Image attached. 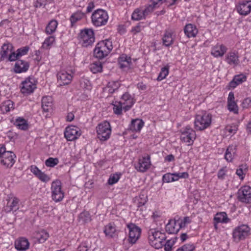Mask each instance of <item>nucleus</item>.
<instances>
[{"instance_id": "nucleus-1", "label": "nucleus", "mask_w": 251, "mask_h": 251, "mask_svg": "<svg viewBox=\"0 0 251 251\" xmlns=\"http://www.w3.org/2000/svg\"><path fill=\"white\" fill-rule=\"evenodd\" d=\"M16 155L11 151H6L5 146L0 145V163L6 168H11L15 162Z\"/></svg>"}, {"instance_id": "nucleus-2", "label": "nucleus", "mask_w": 251, "mask_h": 251, "mask_svg": "<svg viewBox=\"0 0 251 251\" xmlns=\"http://www.w3.org/2000/svg\"><path fill=\"white\" fill-rule=\"evenodd\" d=\"M108 18L107 12L102 9H98L94 11L91 15L92 23L96 27L105 25Z\"/></svg>"}, {"instance_id": "nucleus-3", "label": "nucleus", "mask_w": 251, "mask_h": 251, "mask_svg": "<svg viewBox=\"0 0 251 251\" xmlns=\"http://www.w3.org/2000/svg\"><path fill=\"white\" fill-rule=\"evenodd\" d=\"M79 41L83 47L92 46L95 42V34L92 28H84L81 30L79 34Z\"/></svg>"}, {"instance_id": "nucleus-4", "label": "nucleus", "mask_w": 251, "mask_h": 251, "mask_svg": "<svg viewBox=\"0 0 251 251\" xmlns=\"http://www.w3.org/2000/svg\"><path fill=\"white\" fill-rule=\"evenodd\" d=\"M211 118L212 115L209 113L197 115L194 122L196 129L202 130L209 127L211 123Z\"/></svg>"}, {"instance_id": "nucleus-5", "label": "nucleus", "mask_w": 251, "mask_h": 251, "mask_svg": "<svg viewBox=\"0 0 251 251\" xmlns=\"http://www.w3.org/2000/svg\"><path fill=\"white\" fill-rule=\"evenodd\" d=\"M97 137L100 140L105 141L110 136L111 129L110 124L107 121L100 123L96 127Z\"/></svg>"}, {"instance_id": "nucleus-6", "label": "nucleus", "mask_w": 251, "mask_h": 251, "mask_svg": "<svg viewBox=\"0 0 251 251\" xmlns=\"http://www.w3.org/2000/svg\"><path fill=\"white\" fill-rule=\"evenodd\" d=\"M250 234V228L247 225H242L236 227L232 233L233 238L237 242L245 239Z\"/></svg>"}, {"instance_id": "nucleus-7", "label": "nucleus", "mask_w": 251, "mask_h": 251, "mask_svg": "<svg viewBox=\"0 0 251 251\" xmlns=\"http://www.w3.org/2000/svg\"><path fill=\"white\" fill-rule=\"evenodd\" d=\"M51 199L55 202L62 201L64 193L62 190L61 183L59 180L53 181L51 185Z\"/></svg>"}, {"instance_id": "nucleus-8", "label": "nucleus", "mask_w": 251, "mask_h": 251, "mask_svg": "<svg viewBox=\"0 0 251 251\" xmlns=\"http://www.w3.org/2000/svg\"><path fill=\"white\" fill-rule=\"evenodd\" d=\"M151 235H149V238L151 245L157 249L162 248L164 245V241L166 239L165 234L159 231H151Z\"/></svg>"}, {"instance_id": "nucleus-9", "label": "nucleus", "mask_w": 251, "mask_h": 251, "mask_svg": "<svg viewBox=\"0 0 251 251\" xmlns=\"http://www.w3.org/2000/svg\"><path fill=\"white\" fill-rule=\"evenodd\" d=\"M196 137L195 130L189 126H186L181 130L180 139L182 141L187 143L188 145L193 144Z\"/></svg>"}, {"instance_id": "nucleus-10", "label": "nucleus", "mask_w": 251, "mask_h": 251, "mask_svg": "<svg viewBox=\"0 0 251 251\" xmlns=\"http://www.w3.org/2000/svg\"><path fill=\"white\" fill-rule=\"evenodd\" d=\"M127 227L129 229L128 242L133 245L137 242L140 236L141 229L133 223L128 224Z\"/></svg>"}, {"instance_id": "nucleus-11", "label": "nucleus", "mask_w": 251, "mask_h": 251, "mask_svg": "<svg viewBox=\"0 0 251 251\" xmlns=\"http://www.w3.org/2000/svg\"><path fill=\"white\" fill-rule=\"evenodd\" d=\"M238 199L242 202L246 203H251V187L249 186L241 187L238 191Z\"/></svg>"}, {"instance_id": "nucleus-12", "label": "nucleus", "mask_w": 251, "mask_h": 251, "mask_svg": "<svg viewBox=\"0 0 251 251\" xmlns=\"http://www.w3.org/2000/svg\"><path fill=\"white\" fill-rule=\"evenodd\" d=\"M81 135L78 127L74 126H67L64 131V136L68 141H73L77 139Z\"/></svg>"}, {"instance_id": "nucleus-13", "label": "nucleus", "mask_w": 251, "mask_h": 251, "mask_svg": "<svg viewBox=\"0 0 251 251\" xmlns=\"http://www.w3.org/2000/svg\"><path fill=\"white\" fill-rule=\"evenodd\" d=\"M150 156L142 157L139 159L138 164L135 166L136 169L141 172H146L150 167Z\"/></svg>"}, {"instance_id": "nucleus-14", "label": "nucleus", "mask_w": 251, "mask_h": 251, "mask_svg": "<svg viewBox=\"0 0 251 251\" xmlns=\"http://www.w3.org/2000/svg\"><path fill=\"white\" fill-rule=\"evenodd\" d=\"M29 49L28 46H25L18 49L16 52L13 51L9 55L8 61L12 62L16 61L20 57L26 54Z\"/></svg>"}, {"instance_id": "nucleus-15", "label": "nucleus", "mask_w": 251, "mask_h": 251, "mask_svg": "<svg viewBox=\"0 0 251 251\" xmlns=\"http://www.w3.org/2000/svg\"><path fill=\"white\" fill-rule=\"evenodd\" d=\"M58 82L60 85H65L70 84L73 76L65 71H61L57 75Z\"/></svg>"}, {"instance_id": "nucleus-16", "label": "nucleus", "mask_w": 251, "mask_h": 251, "mask_svg": "<svg viewBox=\"0 0 251 251\" xmlns=\"http://www.w3.org/2000/svg\"><path fill=\"white\" fill-rule=\"evenodd\" d=\"M7 201L6 205L3 208V210L6 213H8L12 211H15L18 209V203L19 202L18 199L16 197L9 198Z\"/></svg>"}, {"instance_id": "nucleus-17", "label": "nucleus", "mask_w": 251, "mask_h": 251, "mask_svg": "<svg viewBox=\"0 0 251 251\" xmlns=\"http://www.w3.org/2000/svg\"><path fill=\"white\" fill-rule=\"evenodd\" d=\"M122 101L124 106L123 109L124 112L128 111L134 103L133 98L128 93H125L121 98Z\"/></svg>"}, {"instance_id": "nucleus-18", "label": "nucleus", "mask_w": 251, "mask_h": 251, "mask_svg": "<svg viewBox=\"0 0 251 251\" xmlns=\"http://www.w3.org/2000/svg\"><path fill=\"white\" fill-rule=\"evenodd\" d=\"M247 80V76L243 74L236 75L228 85V89H234L238 85L242 84Z\"/></svg>"}, {"instance_id": "nucleus-19", "label": "nucleus", "mask_w": 251, "mask_h": 251, "mask_svg": "<svg viewBox=\"0 0 251 251\" xmlns=\"http://www.w3.org/2000/svg\"><path fill=\"white\" fill-rule=\"evenodd\" d=\"M236 9L241 15H247L251 11V1H243L237 6Z\"/></svg>"}, {"instance_id": "nucleus-20", "label": "nucleus", "mask_w": 251, "mask_h": 251, "mask_svg": "<svg viewBox=\"0 0 251 251\" xmlns=\"http://www.w3.org/2000/svg\"><path fill=\"white\" fill-rule=\"evenodd\" d=\"M49 237V233L45 230L38 231L34 233V236L32 237V242L43 243L47 240Z\"/></svg>"}, {"instance_id": "nucleus-21", "label": "nucleus", "mask_w": 251, "mask_h": 251, "mask_svg": "<svg viewBox=\"0 0 251 251\" xmlns=\"http://www.w3.org/2000/svg\"><path fill=\"white\" fill-rule=\"evenodd\" d=\"M13 46L10 43H4L1 48L0 51V61H3L5 59H7L8 61L9 55L13 51Z\"/></svg>"}, {"instance_id": "nucleus-22", "label": "nucleus", "mask_w": 251, "mask_h": 251, "mask_svg": "<svg viewBox=\"0 0 251 251\" xmlns=\"http://www.w3.org/2000/svg\"><path fill=\"white\" fill-rule=\"evenodd\" d=\"M176 217L174 220H170L165 227L166 232L169 234L177 233L179 230Z\"/></svg>"}, {"instance_id": "nucleus-23", "label": "nucleus", "mask_w": 251, "mask_h": 251, "mask_svg": "<svg viewBox=\"0 0 251 251\" xmlns=\"http://www.w3.org/2000/svg\"><path fill=\"white\" fill-rule=\"evenodd\" d=\"M96 47L100 49L103 52L104 51L105 54H109L113 49L112 42L109 40H105L100 41L97 44Z\"/></svg>"}, {"instance_id": "nucleus-24", "label": "nucleus", "mask_w": 251, "mask_h": 251, "mask_svg": "<svg viewBox=\"0 0 251 251\" xmlns=\"http://www.w3.org/2000/svg\"><path fill=\"white\" fill-rule=\"evenodd\" d=\"M31 77L29 76L21 83V92L24 95H28L31 93Z\"/></svg>"}, {"instance_id": "nucleus-25", "label": "nucleus", "mask_w": 251, "mask_h": 251, "mask_svg": "<svg viewBox=\"0 0 251 251\" xmlns=\"http://www.w3.org/2000/svg\"><path fill=\"white\" fill-rule=\"evenodd\" d=\"M29 246L27 239L24 237H20L15 241V247L18 251H25Z\"/></svg>"}, {"instance_id": "nucleus-26", "label": "nucleus", "mask_w": 251, "mask_h": 251, "mask_svg": "<svg viewBox=\"0 0 251 251\" xmlns=\"http://www.w3.org/2000/svg\"><path fill=\"white\" fill-rule=\"evenodd\" d=\"M14 66V72L16 73H21L26 72L28 68L29 64L27 62L18 59Z\"/></svg>"}, {"instance_id": "nucleus-27", "label": "nucleus", "mask_w": 251, "mask_h": 251, "mask_svg": "<svg viewBox=\"0 0 251 251\" xmlns=\"http://www.w3.org/2000/svg\"><path fill=\"white\" fill-rule=\"evenodd\" d=\"M42 108L45 112H50L52 110V99L50 97H44L42 99Z\"/></svg>"}, {"instance_id": "nucleus-28", "label": "nucleus", "mask_w": 251, "mask_h": 251, "mask_svg": "<svg viewBox=\"0 0 251 251\" xmlns=\"http://www.w3.org/2000/svg\"><path fill=\"white\" fill-rule=\"evenodd\" d=\"M226 47L224 45H217L212 48L211 54L215 57H222L226 52Z\"/></svg>"}, {"instance_id": "nucleus-29", "label": "nucleus", "mask_w": 251, "mask_h": 251, "mask_svg": "<svg viewBox=\"0 0 251 251\" xmlns=\"http://www.w3.org/2000/svg\"><path fill=\"white\" fill-rule=\"evenodd\" d=\"M118 62L121 68H128L131 64V58L126 54H123L119 57Z\"/></svg>"}, {"instance_id": "nucleus-30", "label": "nucleus", "mask_w": 251, "mask_h": 251, "mask_svg": "<svg viewBox=\"0 0 251 251\" xmlns=\"http://www.w3.org/2000/svg\"><path fill=\"white\" fill-rule=\"evenodd\" d=\"M226 61L229 65H237L239 63L237 52L231 51L228 53L226 56Z\"/></svg>"}, {"instance_id": "nucleus-31", "label": "nucleus", "mask_w": 251, "mask_h": 251, "mask_svg": "<svg viewBox=\"0 0 251 251\" xmlns=\"http://www.w3.org/2000/svg\"><path fill=\"white\" fill-rule=\"evenodd\" d=\"M184 31L185 35L189 38L195 37L198 32L196 26L191 24L185 25Z\"/></svg>"}, {"instance_id": "nucleus-32", "label": "nucleus", "mask_w": 251, "mask_h": 251, "mask_svg": "<svg viewBox=\"0 0 251 251\" xmlns=\"http://www.w3.org/2000/svg\"><path fill=\"white\" fill-rule=\"evenodd\" d=\"M14 125L18 129L23 130H26L29 127L27 121L23 117H18L16 119Z\"/></svg>"}, {"instance_id": "nucleus-33", "label": "nucleus", "mask_w": 251, "mask_h": 251, "mask_svg": "<svg viewBox=\"0 0 251 251\" xmlns=\"http://www.w3.org/2000/svg\"><path fill=\"white\" fill-rule=\"evenodd\" d=\"M144 125V122L141 119H136L131 121L129 129L132 131H140Z\"/></svg>"}, {"instance_id": "nucleus-34", "label": "nucleus", "mask_w": 251, "mask_h": 251, "mask_svg": "<svg viewBox=\"0 0 251 251\" xmlns=\"http://www.w3.org/2000/svg\"><path fill=\"white\" fill-rule=\"evenodd\" d=\"M32 173L38 178L44 182H47L50 180V177L44 173L41 172L36 166L34 167Z\"/></svg>"}, {"instance_id": "nucleus-35", "label": "nucleus", "mask_w": 251, "mask_h": 251, "mask_svg": "<svg viewBox=\"0 0 251 251\" xmlns=\"http://www.w3.org/2000/svg\"><path fill=\"white\" fill-rule=\"evenodd\" d=\"M173 32L171 31H166L162 38L163 44L166 47H169L174 43L172 37Z\"/></svg>"}, {"instance_id": "nucleus-36", "label": "nucleus", "mask_w": 251, "mask_h": 251, "mask_svg": "<svg viewBox=\"0 0 251 251\" xmlns=\"http://www.w3.org/2000/svg\"><path fill=\"white\" fill-rule=\"evenodd\" d=\"M214 220L217 223H227L230 221L227 217L226 213L225 212L217 213Z\"/></svg>"}, {"instance_id": "nucleus-37", "label": "nucleus", "mask_w": 251, "mask_h": 251, "mask_svg": "<svg viewBox=\"0 0 251 251\" xmlns=\"http://www.w3.org/2000/svg\"><path fill=\"white\" fill-rule=\"evenodd\" d=\"M0 109L3 112H9L14 109V102L11 100H7L2 103Z\"/></svg>"}, {"instance_id": "nucleus-38", "label": "nucleus", "mask_w": 251, "mask_h": 251, "mask_svg": "<svg viewBox=\"0 0 251 251\" xmlns=\"http://www.w3.org/2000/svg\"><path fill=\"white\" fill-rule=\"evenodd\" d=\"M58 23L56 20H51L46 28V32L48 34H51L53 33L57 26Z\"/></svg>"}, {"instance_id": "nucleus-39", "label": "nucleus", "mask_w": 251, "mask_h": 251, "mask_svg": "<svg viewBox=\"0 0 251 251\" xmlns=\"http://www.w3.org/2000/svg\"><path fill=\"white\" fill-rule=\"evenodd\" d=\"M79 222L83 224L87 223L91 221L90 214L88 211H84L80 213L78 216Z\"/></svg>"}, {"instance_id": "nucleus-40", "label": "nucleus", "mask_w": 251, "mask_h": 251, "mask_svg": "<svg viewBox=\"0 0 251 251\" xmlns=\"http://www.w3.org/2000/svg\"><path fill=\"white\" fill-rule=\"evenodd\" d=\"M176 218L178 220V226L180 229L185 227L188 224L191 223L190 218L188 216L184 217L183 219L177 216Z\"/></svg>"}, {"instance_id": "nucleus-41", "label": "nucleus", "mask_w": 251, "mask_h": 251, "mask_svg": "<svg viewBox=\"0 0 251 251\" xmlns=\"http://www.w3.org/2000/svg\"><path fill=\"white\" fill-rule=\"evenodd\" d=\"M84 15V13L81 11H77L72 14L70 18L72 26L76 22L82 19Z\"/></svg>"}, {"instance_id": "nucleus-42", "label": "nucleus", "mask_w": 251, "mask_h": 251, "mask_svg": "<svg viewBox=\"0 0 251 251\" xmlns=\"http://www.w3.org/2000/svg\"><path fill=\"white\" fill-rule=\"evenodd\" d=\"M248 169V166L247 164H242L239 166L238 169H237L236 174L238 176L241 180H243L244 178L246 173L247 172Z\"/></svg>"}, {"instance_id": "nucleus-43", "label": "nucleus", "mask_w": 251, "mask_h": 251, "mask_svg": "<svg viewBox=\"0 0 251 251\" xmlns=\"http://www.w3.org/2000/svg\"><path fill=\"white\" fill-rule=\"evenodd\" d=\"M113 105L114 113L117 115H122L124 106L122 101H116L115 104H113Z\"/></svg>"}, {"instance_id": "nucleus-44", "label": "nucleus", "mask_w": 251, "mask_h": 251, "mask_svg": "<svg viewBox=\"0 0 251 251\" xmlns=\"http://www.w3.org/2000/svg\"><path fill=\"white\" fill-rule=\"evenodd\" d=\"M91 71L93 74L101 72L102 70V63L100 61H96L91 65Z\"/></svg>"}, {"instance_id": "nucleus-45", "label": "nucleus", "mask_w": 251, "mask_h": 251, "mask_svg": "<svg viewBox=\"0 0 251 251\" xmlns=\"http://www.w3.org/2000/svg\"><path fill=\"white\" fill-rule=\"evenodd\" d=\"M145 17L143 10L137 9L132 13L131 18L133 20L138 21L144 18Z\"/></svg>"}, {"instance_id": "nucleus-46", "label": "nucleus", "mask_w": 251, "mask_h": 251, "mask_svg": "<svg viewBox=\"0 0 251 251\" xmlns=\"http://www.w3.org/2000/svg\"><path fill=\"white\" fill-rule=\"evenodd\" d=\"M115 228L111 224L106 226L104 227V233L106 236L113 237V234L115 232Z\"/></svg>"}, {"instance_id": "nucleus-47", "label": "nucleus", "mask_w": 251, "mask_h": 251, "mask_svg": "<svg viewBox=\"0 0 251 251\" xmlns=\"http://www.w3.org/2000/svg\"><path fill=\"white\" fill-rule=\"evenodd\" d=\"M169 74V67L165 66L161 68V71L157 77V80L161 81L165 78Z\"/></svg>"}, {"instance_id": "nucleus-48", "label": "nucleus", "mask_w": 251, "mask_h": 251, "mask_svg": "<svg viewBox=\"0 0 251 251\" xmlns=\"http://www.w3.org/2000/svg\"><path fill=\"white\" fill-rule=\"evenodd\" d=\"M59 162L58 159L57 158L50 157L45 161V164L48 167H53Z\"/></svg>"}, {"instance_id": "nucleus-49", "label": "nucleus", "mask_w": 251, "mask_h": 251, "mask_svg": "<svg viewBox=\"0 0 251 251\" xmlns=\"http://www.w3.org/2000/svg\"><path fill=\"white\" fill-rule=\"evenodd\" d=\"M228 109L233 112L234 113L237 114L238 112V107L235 101L227 102Z\"/></svg>"}, {"instance_id": "nucleus-50", "label": "nucleus", "mask_w": 251, "mask_h": 251, "mask_svg": "<svg viewBox=\"0 0 251 251\" xmlns=\"http://www.w3.org/2000/svg\"><path fill=\"white\" fill-rule=\"evenodd\" d=\"M55 41V38L53 36H50L47 38L43 44V47L44 48H48L50 47L53 42Z\"/></svg>"}, {"instance_id": "nucleus-51", "label": "nucleus", "mask_w": 251, "mask_h": 251, "mask_svg": "<svg viewBox=\"0 0 251 251\" xmlns=\"http://www.w3.org/2000/svg\"><path fill=\"white\" fill-rule=\"evenodd\" d=\"M172 177L174 179V181L178 180L179 178H188L189 174L187 172L173 173Z\"/></svg>"}, {"instance_id": "nucleus-52", "label": "nucleus", "mask_w": 251, "mask_h": 251, "mask_svg": "<svg viewBox=\"0 0 251 251\" xmlns=\"http://www.w3.org/2000/svg\"><path fill=\"white\" fill-rule=\"evenodd\" d=\"M107 55V54H105L104 51L103 52L102 50L96 47L94 50V55L97 58L102 59L106 56Z\"/></svg>"}, {"instance_id": "nucleus-53", "label": "nucleus", "mask_w": 251, "mask_h": 251, "mask_svg": "<svg viewBox=\"0 0 251 251\" xmlns=\"http://www.w3.org/2000/svg\"><path fill=\"white\" fill-rule=\"evenodd\" d=\"M120 176L118 174L111 175L108 179V182L109 185H113L118 182L120 179Z\"/></svg>"}, {"instance_id": "nucleus-54", "label": "nucleus", "mask_w": 251, "mask_h": 251, "mask_svg": "<svg viewBox=\"0 0 251 251\" xmlns=\"http://www.w3.org/2000/svg\"><path fill=\"white\" fill-rule=\"evenodd\" d=\"M144 28V26L143 23H139L137 25L133 27L131 29V32L134 34H136L141 32Z\"/></svg>"}, {"instance_id": "nucleus-55", "label": "nucleus", "mask_w": 251, "mask_h": 251, "mask_svg": "<svg viewBox=\"0 0 251 251\" xmlns=\"http://www.w3.org/2000/svg\"><path fill=\"white\" fill-rule=\"evenodd\" d=\"M148 200L147 196L144 194H140L138 199V207L142 206L145 204Z\"/></svg>"}, {"instance_id": "nucleus-56", "label": "nucleus", "mask_w": 251, "mask_h": 251, "mask_svg": "<svg viewBox=\"0 0 251 251\" xmlns=\"http://www.w3.org/2000/svg\"><path fill=\"white\" fill-rule=\"evenodd\" d=\"M173 174L167 173L163 175L162 181L163 182L169 183L174 181V179L172 177Z\"/></svg>"}, {"instance_id": "nucleus-57", "label": "nucleus", "mask_w": 251, "mask_h": 251, "mask_svg": "<svg viewBox=\"0 0 251 251\" xmlns=\"http://www.w3.org/2000/svg\"><path fill=\"white\" fill-rule=\"evenodd\" d=\"M120 83L118 81L109 82L107 84V88H112L117 90L120 87Z\"/></svg>"}, {"instance_id": "nucleus-58", "label": "nucleus", "mask_w": 251, "mask_h": 251, "mask_svg": "<svg viewBox=\"0 0 251 251\" xmlns=\"http://www.w3.org/2000/svg\"><path fill=\"white\" fill-rule=\"evenodd\" d=\"M155 6H156L153 5L152 3L151 4H150L148 6H147L145 8V9L143 10L145 16L148 15L149 13L151 12L153 10V9Z\"/></svg>"}, {"instance_id": "nucleus-59", "label": "nucleus", "mask_w": 251, "mask_h": 251, "mask_svg": "<svg viewBox=\"0 0 251 251\" xmlns=\"http://www.w3.org/2000/svg\"><path fill=\"white\" fill-rule=\"evenodd\" d=\"M173 246L170 241L167 240L165 243L164 242L163 246L164 247L165 251H172Z\"/></svg>"}, {"instance_id": "nucleus-60", "label": "nucleus", "mask_w": 251, "mask_h": 251, "mask_svg": "<svg viewBox=\"0 0 251 251\" xmlns=\"http://www.w3.org/2000/svg\"><path fill=\"white\" fill-rule=\"evenodd\" d=\"M251 104V99L250 98L245 99L242 103L243 108H247Z\"/></svg>"}, {"instance_id": "nucleus-61", "label": "nucleus", "mask_w": 251, "mask_h": 251, "mask_svg": "<svg viewBox=\"0 0 251 251\" xmlns=\"http://www.w3.org/2000/svg\"><path fill=\"white\" fill-rule=\"evenodd\" d=\"M184 251H194L195 249V247L193 244H185L182 246Z\"/></svg>"}, {"instance_id": "nucleus-62", "label": "nucleus", "mask_w": 251, "mask_h": 251, "mask_svg": "<svg viewBox=\"0 0 251 251\" xmlns=\"http://www.w3.org/2000/svg\"><path fill=\"white\" fill-rule=\"evenodd\" d=\"M226 168H222L218 172V177L219 179H223L224 178L225 176L226 175Z\"/></svg>"}, {"instance_id": "nucleus-63", "label": "nucleus", "mask_w": 251, "mask_h": 251, "mask_svg": "<svg viewBox=\"0 0 251 251\" xmlns=\"http://www.w3.org/2000/svg\"><path fill=\"white\" fill-rule=\"evenodd\" d=\"M237 128L236 126H227L226 127V130L230 134H235L237 130Z\"/></svg>"}, {"instance_id": "nucleus-64", "label": "nucleus", "mask_w": 251, "mask_h": 251, "mask_svg": "<svg viewBox=\"0 0 251 251\" xmlns=\"http://www.w3.org/2000/svg\"><path fill=\"white\" fill-rule=\"evenodd\" d=\"M225 158L228 162L231 161L233 159L232 154L229 151L228 149L226 151L225 154Z\"/></svg>"}]
</instances>
